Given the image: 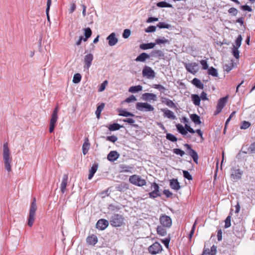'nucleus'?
Instances as JSON below:
<instances>
[{
    "label": "nucleus",
    "instance_id": "2",
    "mask_svg": "<svg viewBox=\"0 0 255 255\" xmlns=\"http://www.w3.org/2000/svg\"><path fill=\"white\" fill-rule=\"evenodd\" d=\"M129 181L133 185L139 187L143 186L146 183L145 179H142L140 176L135 174L129 177Z\"/></svg>",
    "mask_w": 255,
    "mask_h": 255
},
{
    "label": "nucleus",
    "instance_id": "17",
    "mask_svg": "<svg viewBox=\"0 0 255 255\" xmlns=\"http://www.w3.org/2000/svg\"><path fill=\"white\" fill-rule=\"evenodd\" d=\"M161 110L162 112H163V116L164 117H166L172 120L176 119V116L172 111L167 109H162Z\"/></svg>",
    "mask_w": 255,
    "mask_h": 255
},
{
    "label": "nucleus",
    "instance_id": "28",
    "mask_svg": "<svg viewBox=\"0 0 255 255\" xmlns=\"http://www.w3.org/2000/svg\"><path fill=\"white\" fill-rule=\"evenodd\" d=\"M192 83L200 89H203L204 88L203 84L201 83L200 80L196 78H195L192 80Z\"/></svg>",
    "mask_w": 255,
    "mask_h": 255
},
{
    "label": "nucleus",
    "instance_id": "32",
    "mask_svg": "<svg viewBox=\"0 0 255 255\" xmlns=\"http://www.w3.org/2000/svg\"><path fill=\"white\" fill-rule=\"evenodd\" d=\"M142 87L140 85L134 86L130 87L128 89V92L132 93H135L141 91Z\"/></svg>",
    "mask_w": 255,
    "mask_h": 255
},
{
    "label": "nucleus",
    "instance_id": "48",
    "mask_svg": "<svg viewBox=\"0 0 255 255\" xmlns=\"http://www.w3.org/2000/svg\"><path fill=\"white\" fill-rule=\"evenodd\" d=\"M173 152L177 155H179L181 157L185 154V152L179 148L173 149Z\"/></svg>",
    "mask_w": 255,
    "mask_h": 255
},
{
    "label": "nucleus",
    "instance_id": "8",
    "mask_svg": "<svg viewBox=\"0 0 255 255\" xmlns=\"http://www.w3.org/2000/svg\"><path fill=\"white\" fill-rule=\"evenodd\" d=\"M227 102V97L222 98L218 101L216 110L214 112V115H217L222 110Z\"/></svg>",
    "mask_w": 255,
    "mask_h": 255
},
{
    "label": "nucleus",
    "instance_id": "52",
    "mask_svg": "<svg viewBox=\"0 0 255 255\" xmlns=\"http://www.w3.org/2000/svg\"><path fill=\"white\" fill-rule=\"evenodd\" d=\"M231 215H229L226 219L225 222V228H228L231 226Z\"/></svg>",
    "mask_w": 255,
    "mask_h": 255
},
{
    "label": "nucleus",
    "instance_id": "7",
    "mask_svg": "<svg viewBox=\"0 0 255 255\" xmlns=\"http://www.w3.org/2000/svg\"><path fill=\"white\" fill-rule=\"evenodd\" d=\"M159 222L164 227L170 228L172 225V220L171 218L165 214H163L160 216Z\"/></svg>",
    "mask_w": 255,
    "mask_h": 255
},
{
    "label": "nucleus",
    "instance_id": "14",
    "mask_svg": "<svg viewBox=\"0 0 255 255\" xmlns=\"http://www.w3.org/2000/svg\"><path fill=\"white\" fill-rule=\"evenodd\" d=\"M107 40L108 41V44L110 46L115 45L118 42V39L116 36V33L112 32L107 37Z\"/></svg>",
    "mask_w": 255,
    "mask_h": 255
},
{
    "label": "nucleus",
    "instance_id": "30",
    "mask_svg": "<svg viewBox=\"0 0 255 255\" xmlns=\"http://www.w3.org/2000/svg\"><path fill=\"white\" fill-rule=\"evenodd\" d=\"M162 99L164 100L162 101V103H164L168 107L171 108H174L176 107L174 103L171 100L166 98H163Z\"/></svg>",
    "mask_w": 255,
    "mask_h": 255
},
{
    "label": "nucleus",
    "instance_id": "9",
    "mask_svg": "<svg viewBox=\"0 0 255 255\" xmlns=\"http://www.w3.org/2000/svg\"><path fill=\"white\" fill-rule=\"evenodd\" d=\"M184 146L186 148L187 151H188V154L193 158V161L196 163H198V155L197 152L191 148L190 145L187 143L185 144Z\"/></svg>",
    "mask_w": 255,
    "mask_h": 255
},
{
    "label": "nucleus",
    "instance_id": "39",
    "mask_svg": "<svg viewBox=\"0 0 255 255\" xmlns=\"http://www.w3.org/2000/svg\"><path fill=\"white\" fill-rule=\"evenodd\" d=\"M156 5L159 7H172L171 4L168 3L165 1H160L157 3Z\"/></svg>",
    "mask_w": 255,
    "mask_h": 255
},
{
    "label": "nucleus",
    "instance_id": "11",
    "mask_svg": "<svg viewBox=\"0 0 255 255\" xmlns=\"http://www.w3.org/2000/svg\"><path fill=\"white\" fill-rule=\"evenodd\" d=\"M162 246L157 242L154 243L148 248L149 252L152 255H156L162 251Z\"/></svg>",
    "mask_w": 255,
    "mask_h": 255
},
{
    "label": "nucleus",
    "instance_id": "41",
    "mask_svg": "<svg viewBox=\"0 0 255 255\" xmlns=\"http://www.w3.org/2000/svg\"><path fill=\"white\" fill-rule=\"evenodd\" d=\"M242 39L243 38L242 35H239L235 41V44L233 46V47L239 48L241 45Z\"/></svg>",
    "mask_w": 255,
    "mask_h": 255
},
{
    "label": "nucleus",
    "instance_id": "36",
    "mask_svg": "<svg viewBox=\"0 0 255 255\" xmlns=\"http://www.w3.org/2000/svg\"><path fill=\"white\" fill-rule=\"evenodd\" d=\"M208 74L210 75H211L213 77H218V73L216 69L213 67H211L210 68L208 69Z\"/></svg>",
    "mask_w": 255,
    "mask_h": 255
},
{
    "label": "nucleus",
    "instance_id": "35",
    "mask_svg": "<svg viewBox=\"0 0 255 255\" xmlns=\"http://www.w3.org/2000/svg\"><path fill=\"white\" fill-rule=\"evenodd\" d=\"M84 30L85 38H84L83 40L84 41H86L91 36L92 30L89 27L84 28Z\"/></svg>",
    "mask_w": 255,
    "mask_h": 255
},
{
    "label": "nucleus",
    "instance_id": "54",
    "mask_svg": "<svg viewBox=\"0 0 255 255\" xmlns=\"http://www.w3.org/2000/svg\"><path fill=\"white\" fill-rule=\"evenodd\" d=\"M136 101V97L132 95L131 96H130L129 97H128V98H127L125 102H126V103H130V102H134V101Z\"/></svg>",
    "mask_w": 255,
    "mask_h": 255
},
{
    "label": "nucleus",
    "instance_id": "57",
    "mask_svg": "<svg viewBox=\"0 0 255 255\" xmlns=\"http://www.w3.org/2000/svg\"><path fill=\"white\" fill-rule=\"evenodd\" d=\"M200 64L202 66V68L204 70L208 69V65L207 62L205 60H202L200 61Z\"/></svg>",
    "mask_w": 255,
    "mask_h": 255
},
{
    "label": "nucleus",
    "instance_id": "38",
    "mask_svg": "<svg viewBox=\"0 0 255 255\" xmlns=\"http://www.w3.org/2000/svg\"><path fill=\"white\" fill-rule=\"evenodd\" d=\"M105 107V104L104 103H102L100 105H99L96 111V115L98 118H99L101 112L103 111Z\"/></svg>",
    "mask_w": 255,
    "mask_h": 255
},
{
    "label": "nucleus",
    "instance_id": "25",
    "mask_svg": "<svg viewBox=\"0 0 255 255\" xmlns=\"http://www.w3.org/2000/svg\"><path fill=\"white\" fill-rule=\"evenodd\" d=\"M191 98L193 104L195 106H199L200 105L201 98L199 95L197 94H192Z\"/></svg>",
    "mask_w": 255,
    "mask_h": 255
},
{
    "label": "nucleus",
    "instance_id": "63",
    "mask_svg": "<svg viewBox=\"0 0 255 255\" xmlns=\"http://www.w3.org/2000/svg\"><path fill=\"white\" fill-rule=\"evenodd\" d=\"M216 252L217 247L215 246V245L212 246V247L211 248V251L210 252V254H211V255H216Z\"/></svg>",
    "mask_w": 255,
    "mask_h": 255
},
{
    "label": "nucleus",
    "instance_id": "56",
    "mask_svg": "<svg viewBox=\"0 0 255 255\" xmlns=\"http://www.w3.org/2000/svg\"><path fill=\"white\" fill-rule=\"evenodd\" d=\"M130 30L128 29H126L124 30L123 33V37L124 38H128L130 35Z\"/></svg>",
    "mask_w": 255,
    "mask_h": 255
},
{
    "label": "nucleus",
    "instance_id": "13",
    "mask_svg": "<svg viewBox=\"0 0 255 255\" xmlns=\"http://www.w3.org/2000/svg\"><path fill=\"white\" fill-rule=\"evenodd\" d=\"M93 60V54L89 53L85 56V57H84L85 65L84 66V68L85 69H86L87 70H89V69L92 64Z\"/></svg>",
    "mask_w": 255,
    "mask_h": 255
},
{
    "label": "nucleus",
    "instance_id": "64",
    "mask_svg": "<svg viewBox=\"0 0 255 255\" xmlns=\"http://www.w3.org/2000/svg\"><path fill=\"white\" fill-rule=\"evenodd\" d=\"M249 151L251 152H255V142H254L250 145L249 148Z\"/></svg>",
    "mask_w": 255,
    "mask_h": 255
},
{
    "label": "nucleus",
    "instance_id": "43",
    "mask_svg": "<svg viewBox=\"0 0 255 255\" xmlns=\"http://www.w3.org/2000/svg\"><path fill=\"white\" fill-rule=\"evenodd\" d=\"M119 115L121 116L126 117H129V116H131V117L134 116V115L133 114H132L131 113L126 111L125 110H121L120 111V113L119 114Z\"/></svg>",
    "mask_w": 255,
    "mask_h": 255
},
{
    "label": "nucleus",
    "instance_id": "26",
    "mask_svg": "<svg viewBox=\"0 0 255 255\" xmlns=\"http://www.w3.org/2000/svg\"><path fill=\"white\" fill-rule=\"evenodd\" d=\"M98 164H94L89 171V174L88 175V179H91L93 177L94 174L96 173L98 169Z\"/></svg>",
    "mask_w": 255,
    "mask_h": 255
},
{
    "label": "nucleus",
    "instance_id": "42",
    "mask_svg": "<svg viewBox=\"0 0 255 255\" xmlns=\"http://www.w3.org/2000/svg\"><path fill=\"white\" fill-rule=\"evenodd\" d=\"M121 128V126L118 124H113L110 125L109 129L111 131H115L119 130Z\"/></svg>",
    "mask_w": 255,
    "mask_h": 255
},
{
    "label": "nucleus",
    "instance_id": "12",
    "mask_svg": "<svg viewBox=\"0 0 255 255\" xmlns=\"http://www.w3.org/2000/svg\"><path fill=\"white\" fill-rule=\"evenodd\" d=\"M242 174L243 172L240 169L232 168L231 170V177L234 180L241 178Z\"/></svg>",
    "mask_w": 255,
    "mask_h": 255
},
{
    "label": "nucleus",
    "instance_id": "10",
    "mask_svg": "<svg viewBox=\"0 0 255 255\" xmlns=\"http://www.w3.org/2000/svg\"><path fill=\"white\" fill-rule=\"evenodd\" d=\"M198 64L195 62L184 64V67L187 71L193 74H195L198 72Z\"/></svg>",
    "mask_w": 255,
    "mask_h": 255
},
{
    "label": "nucleus",
    "instance_id": "45",
    "mask_svg": "<svg viewBox=\"0 0 255 255\" xmlns=\"http://www.w3.org/2000/svg\"><path fill=\"white\" fill-rule=\"evenodd\" d=\"M81 75L80 74H75L73 76V82L76 84L79 83L81 80Z\"/></svg>",
    "mask_w": 255,
    "mask_h": 255
},
{
    "label": "nucleus",
    "instance_id": "47",
    "mask_svg": "<svg viewBox=\"0 0 255 255\" xmlns=\"http://www.w3.org/2000/svg\"><path fill=\"white\" fill-rule=\"evenodd\" d=\"M160 196V192L152 191L149 193V196L151 198H155Z\"/></svg>",
    "mask_w": 255,
    "mask_h": 255
},
{
    "label": "nucleus",
    "instance_id": "6",
    "mask_svg": "<svg viewBox=\"0 0 255 255\" xmlns=\"http://www.w3.org/2000/svg\"><path fill=\"white\" fill-rule=\"evenodd\" d=\"M142 76L148 79H153L155 77V73L152 69L147 66H145L142 70Z\"/></svg>",
    "mask_w": 255,
    "mask_h": 255
},
{
    "label": "nucleus",
    "instance_id": "21",
    "mask_svg": "<svg viewBox=\"0 0 255 255\" xmlns=\"http://www.w3.org/2000/svg\"><path fill=\"white\" fill-rule=\"evenodd\" d=\"M155 43L159 45L169 44L170 43V41L164 37H160L155 39Z\"/></svg>",
    "mask_w": 255,
    "mask_h": 255
},
{
    "label": "nucleus",
    "instance_id": "58",
    "mask_svg": "<svg viewBox=\"0 0 255 255\" xmlns=\"http://www.w3.org/2000/svg\"><path fill=\"white\" fill-rule=\"evenodd\" d=\"M108 84V81H104L101 85L100 86V87L99 88V92H102L105 89V88H106V86Z\"/></svg>",
    "mask_w": 255,
    "mask_h": 255
},
{
    "label": "nucleus",
    "instance_id": "4",
    "mask_svg": "<svg viewBox=\"0 0 255 255\" xmlns=\"http://www.w3.org/2000/svg\"><path fill=\"white\" fill-rule=\"evenodd\" d=\"M37 210L36 204L31 205L29 210V216L28 219L27 225L31 227L35 219V212Z\"/></svg>",
    "mask_w": 255,
    "mask_h": 255
},
{
    "label": "nucleus",
    "instance_id": "62",
    "mask_svg": "<svg viewBox=\"0 0 255 255\" xmlns=\"http://www.w3.org/2000/svg\"><path fill=\"white\" fill-rule=\"evenodd\" d=\"M229 12L233 15H236L238 13V10L234 7L230 8L229 10Z\"/></svg>",
    "mask_w": 255,
    "mask_h": 255
},
{
    "label": "nucleus",
    "instance_id": "27",
    "mask_svg": "<svg viewBox=\"0 0 255 255\" xmlns=\"http://www.w3.org/2000/svg\"><path fill=\"white\" fill-rule=\"evenodd\" d=\"M156 45L155 43H143L140 45V48L142 50H146L153 48Z\"/></svg>",
    "mask_w": 255,
    "mask_h": 255
},
{
    "label": "nucleus",
    "instance_id": "40",
    "mask_svg": "<svg viewBox=\"0 0 255 255\" xmlns=\"http://www.w3.org/2000/svg\"><path fill=\"white\" fill-rule=\"evenodd\" d=\"M157 26L159 28L170 29L171 27L170 24L166 23L163 22H160L157 24Z\"/></svg>",
    "mask_w": 255,
    "mask_h": 255
},
{
    "label": "nucleus",
    "instance_id": "59",
    "mask_svg": "<svg viewBox=\"0 0 255 255\" xmlns=\"http://www.w3.org/2000/svg\"><path fill=\"white\" fill-rule=\"evenodd\" d=\"M117 137L115 135H111L107 137V140L110 141L114 143L117 140Z\"/></svg>",
    "mask_w": 255,
    "mask_h": 255
},
{
    "label": "nucleus",
    "instance_id": "51",
    "mask_svg": "<svg viewBox=\"0 0 255 255\" xmlns=\"http://www.w3.org/2000/svg\"><path fill=\"white\" fill-rule=\"evenodd\" d=\"M58 120V116L53 115L51 116L50 125L55 126L56 123Z\"/></svg>",
    "mask_w": 255,
    "mask_h": 255
},
{
    "label": "nucleus",
    "instance_id": "44",
    "mask_svg": "<svg viewBox=\"0 0 255 255\" xmlns=\"http://www.w3.org/2000/svg\"><path fill=\"white\" fill-rule=\"evenodd\" d=\"M166 137L168 140L172 142H176L177 140V138L171 133H166Z\"/></svg>",
    "mask_w": 255,
    "mask_h": 255
},
{
    "label": "nucleus",
    "instance_id": "1",
    "mask_svg": "<svg viewBox=\"0 0 255 255\" xmlns=\"http://www.w3.org/2000/svg\"><path fill=\"white\" fill-rule=\"evenodd\" d=\"M2 157L4 168L9 173L12 170V159L7 142L3 145Z\"/></svg>",
    "mask_w": 255,
    "mask_h": 255
},
{
    "label": "nucleus",
    "instance_id": "46",
    "mask_svg": "<svg viewBox=\"0 0 255 255\" xmlns=\"http://www.w3.org/2000/svg\"><path fill=\"white\" fill-rule=\"evenodd\" d=\"M153 87L156 89H157L162 93H164L165 91L167 90L166 89L161 85L160 84H154Z\"/></svg>",
    "mask_w": 255,
    "mask_h": 255
},
{
    "label": "nucleus",
    "instance_id": "55",
    "mask_svg": "<svg viewBox=\"0 0 255 255\" xmlns=\"http://www.w3.org/2000/svg\"><path fill=\"white\" fill-rule=\"evenodd\" d=\"M183 176L184 178H185L189 180L192 179V177L191 175L190 174V173L188 171L183 170Z\"/></svg>",
    "mask_w": 255,
    "mask_h": 255
},
{
    "label": "nucleus",
    "instance_id": "31",
    "mask_svg": "<svg viewBox=\"0 0 255 255\" xmlns=\"http://www.w3.org/2000/svg\"><path fill=\"white\" fill-rule=\"evenodd\" d=\"M190 119L196 125H199L201 124L200 118L196 114H192L190 115Z\"/></svg>",
    "mask_w": 255,
    "mask_h": 255
},
{
    "label": "nucleus",
    "instance_id": "60",
    "mask_svg": "<svg viewBox=\"0 0 255 255\" xmlns=\"http://www.w3.org/2000/svg\"><path fill=\"white\" fill-rule=\"evenodd\" d=\"M156 30V27L154 26H149L145 29V31L146 32H154Z\"/></svg>",
    "mask_w": 255,
    "mask_h": 255
},
{
    "label": "nucleus",
    "instance_id": "16",
    "mask_svg": "<svg viewBox=\"0 0 255 255\" xmlns=\"http://www.w3.org/2000/svg\"><path fill=\"white\" fill-rule=\"evenodd\" d=\"M142 99L146 101H155L157 100L156 95L154 94L145 93L142 95Z\"/></svg>",
    "mask_w": 255,
    "mask_h": 255
},
{
    "label": "nucleus",
    "instance_id": "15",
    "mask_svg": "<svg viewBox=\"0 0 255 255\" xmlns=\"http://www.w3.org/2000/svg\"><path fill=\"white\" fill-rule=\"evenodd\" d=\"M109 225V222L105 219H100L96 224L97 229L103 230H105Z\"/></svg>",
    "mask_w": 255,
    "mask_h": 255
},
{
    "label": "nucleus",
    "instance_id": "19",
    "mask_svg": "<svg viewBox=\"0 0 255 255\" xmlns=\"http://www.w3.org/2000/svg\"><path fill=\"white\" fill-rule=\"evenodd\" d=\"M170 187L173 190L177 191L180 189V185L176 179H172L170 180Z\"/></svg>",
    "mask_w": 255,
    "mask_h": 255
},
{
    "label": "nucleus",
    "instance_id": "18",
    "mask_svg": "<svg viewBox=\"0 0 255 255\" xmlns=\"http://www.w3.org/2000/svg\"><path fill=\"white\" fill-rule=\"evenodd\" d=\"M120 154L116 151H111L107 156V159L110 161H115L119 157Z\"/></svg>",
    "mask_w": 255,
    "mask_h": 255
},
{
    "label": "nucleus",
    "instance_id": "33",
    "mask_svg": "<svg viewBox=\"0 0 255 255\" xmlns=\"http://www.w3.org/2000/svg\"><path fill=\"white\" fill-rule=\"evenodd\" d=\"M157 233L159 235L161 236H165L166 234V230L163 226H158L157 227Z\"/></svg>",
    "mask_w": 255,
    "mask_h": 255
},
{
    "label": "nucleus",
    "instance_id": "24",
    "mask_svg": "<svg viewBox=\"0 0 255 255\" xmlns=\"http://www.w3.org/2000/svg\"><path fill=\"white\" fill-rule=\"evenodd\" d=\"M90 148V143L88 138L85 139V141L82 145V151L84 155H86Z\"/></svg>",
    "mask_w": 255,
    "mask_h": 255
},
{
    "label": "nucleus",
    "instance_id": "37",
    "mask_svg": "<svg viewBox=\"0 0 255 255\" xmlns=\"http://www.w3.org/2000/svg\"><path fill=\"white\" fill-rule=\"evenodd\" d=\"M120 168L122 172H131L133 167L132 166H128L125 164L120 165Z\"/></svg>",
    "mask_w": 255,
    "mask_h": 255
},
{
    "label": "nucleus",
    "instance_id": "22",
    "mask_svg": "<svg viewBox=\"0 0 255 255\" xmlns=\"http://www.w3.org/2000/svg\"><path fill=\"white\" fill-rule=\"evenodd\" d=\"M149 58V55L146 53H142L139 55H138L135 60L136 62H144L145 60Z\"/></svg>",
    "mask_w": 255,
    "mask_h": 255
},
{
    "label": "nucleus",
    "instance_id": "29",
    "mask_svg": "<svg viewBox=\"0 0 255 255\" xmlns=\"http://www.w3.org/2000/svg\"><path fill=\"white\" fill-rule=\"evenodd\" d=\"M150 56L154 57L160 58L164 56V53L161 50H155L150 53Z\"/></svg>",
    "mask_w": 255,
    "mask_h": 255
},
{
    "label": "nucleus",
    "instance_id": "53",
    "mask_svg": "<svg viewBox=\"0 0 255 255\" xmlns=\"http://www.w3.org/2000/svg\"><path fill=\"white\" fill-rule=\"evenodd\" d=\"M233 64L232 63H230V64H225L224 65V70L227 72H230L232 69H233Z\"/></svg>",
    "mask_w": 255,
    "mask_h": 255
},
{
    "label": "nucleus",
    "instance_id": "61",
    "mask_svg": "<svg viewBox=\"0 0 255 255\" xmlns=\"http://www.w3.org/2000/svg\"><path fill=\"white\" fill-rule=\"evenodd\" d=\"M151 188L153 190V191L159 192V187L158 185L156 183H153L151 184Z\"/></svg>",
    "mask_w": 255,
    "mask_h": 255
},
{
    "label": "nucleus",
    "instance_id": "3",
    "mask_svg": "<svg viewBox=\"0 0 255 255\" xmlns=\"http://www.w3.org/2000/svg\"><path fill=\"white\" fill-rule=\"evenodd\" d=\"M135 107L138 111L143 112H152L154 110V107L147 103L138 102Z\"/></svg>",
    "mask_w": 255,
    "mask_h": 255
},
{
    "label": "nucleus",
    "instance_id": "34",
    "mask_svg": "<svg viewBox=\"0 0 255 255\" xmlns=\"http://www.w3.org/2000/svg\"><path fill=\"white\" fill-rule=\"evenodd\" d=\"M176 127L179 132L183 135H185L187 134V130L185 129V128L182 125L177 124Z\"/></svg>",
    "mask_w": 255,
    "mask_h": 255
},
{
    "label": "nucleus",
    "instance_id": "50",
    "mask_svg": "<svg viewBox=\"0 0 255 255\" xmlns=\"http://www.w3.org/2000/svg\"><path fill=\"white\" fill-rule=\"evenodd\" d=\"M251 126L250 122L247 121H244L242 123L240 128L241 129H246Z\"/></svg>",
    "mask_w": 255,
    "mask_h": 255
},
{
    "label": "nucleus",
    "instance_id": "23",
    "mask_svg": "<svg viewBox=\"0 0 255 255\" xmlns=\"http://www.w3.org/2000/svg\"><path fill=\"white\" fill-rule=\"evenodd\" d=\"M86 241L88 244L91 245H95L98 242L97 237L93 235L91 236H89L87 238Z\"/></svg>",
    "mask_w": 255,
    "mask_h": 255
},
{
    "label": "nucleus",
    "instance_id": "20",
    "mask_svg": "<svg viewBox=\"0 0 255 255\" xmlns=\"http://www.w3.org/2000/svg\"><path fill=\"white\" fill-rule=\"evenodd\" d=\"M68 175L66 174H64L62 177V182L61 183L60 189L62 193L65 191L66 188L67 184Z\"/></svg>",
    "mask_w": 255,
    "mask_h": 255
},
{
    "label": "nucleus",
    "instance_id": "5",
    "mask_svg": "<svg viewBox=\"0 0 255 255\" xmlns=\"http://www.w3.org/2000/svg\"><path fill=\"white\" fill-rule=\"evenodd\" d=\"M123 221L124 219L122 215L114 214L111 217L110 222L112 226L120 227L122 225Z\"/></svg>",
    "mask_w": 255,
    "mask_h": 255
},
{
    "label": "nucleus",
    "instance_id": "49",
    "mask_svg": "<svg viewBox=\"0 0 255 255\" xmlns=\"http://www.w3.org/2000/svg\"><path fill=\"white\" fill-rule=\"evenodd\" d=\"M238 49H239V48H235V47H233L232 49L233 55L236 59H239V58L240 57L239 51Z\"/></svg>",
    "mask_w": 255,
    "mask_h": 255
}]
</instances>
